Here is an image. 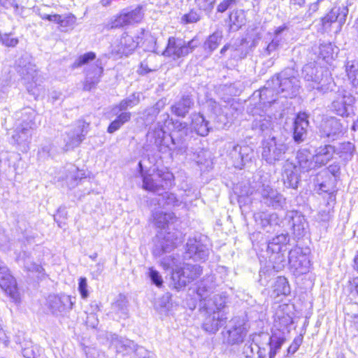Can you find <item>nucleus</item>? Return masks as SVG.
<instances>
[{
	"instance_id": "nucleus-1",
	"label": "nucleus",
	"mask_w": 358,
	"mask_h": 358,
	"mask_svg": "<svg viewBox=\"0 0 358 358\" xmlns=\"http://www.w3.org/2000/svg\"><path fill=\"white\" fill-rule=\"evenodd\" d=\"M161 264L164 269H171V280L173 287L179 290L199 278L202 273V268L198 264H182L178 255L166 256Z\"/></svg>"
},
{
	"instance_id": "nucleus-2",
	"label": "nucleus",
	"mask_w": 358,
	"mask_h": 358,
	"mask_svg": "<svg viewBox=\"0 0 358 358\" xmlns=\"http://www.w3.org/2000/svg\"><path fill=\"white\" fill-rule=\"evenodd\" d=\"M155 224L161 229V231L156 236L152 254L155 257H160L164 253L170 252L176 246L178 236L175 233L166 232L167 227L176 220L177 217L173 213H164L155 212L153 214Z\"/></svg>"
},
{
	"instance_id": "nucleus-3",
	"label": "nucleus",
	"mask_w": 358,
	"mask_h": 358,
	"mask_svg": "<svg viewBox=\"0 0 358 358\" xmlns=\"http://www.w3.org/2000/svg\"><path fill=\"white\" fill-rule=\"evenodd\" d=\"M301 75L308 91L316 90L319 92L325 93L334 90V83L329 71L323 69L315 62L306 64Z\"/></svg>"
},
{
	"instance_id": "nucleus-4",
	"label": "nucleus",
	"mask_w": 358,
	"mask_h": 358,
	"mask_svg": "<svg viewBox=\"0 0 358 358\" xmlns=\"http://www.w3.org/2000/svg\"><path fill=\"white\" fill-rule=\"evenodd\" d=\"M140 92H134L112 108L110 113L116 118L109 124L107 129L108 133H114L130 121L131 113L127 110L137 106L140 103Z\"/></svg>"
},
{
	"instance_id": "nucleus-5",
	"label": "nucleus",
	"mask_w": 358,
	"mask_h": 358,
	"mask_svg": "<svg viewBox=\"0 0 358 358\" xmlns=\"http://www.w3.org/2000/svg\"><path fill=\"white\" fill-rule=\"evenodd\" d=\"M275 84L278 85V92L285 98L296 97L301 88V82L293 69L287 68L274 76Z\"/></svg>"
},
{
	"instance_id": "nucleus-6",
	"label": "nucleus",
	"mask_w": 358,
	"mask_h": 358,
	"mask_svg": "<svg viewBox=\"0 0 358 358\" xmlns=\"http://www.w3.org/2000/svg\"><path fill=\"white\" fill-rule=\"evenodd\" d=\"M262 157L266 163L274 164L282 160L289 147L282 136H273L262 141Z\"/></svg>"
},
{
	"instance_id": "nucleus-7",
	"label": "nucleus",
	"mask_w": 358,
	"mask_h": 358,
	"mask_svg": "<svg viewBox=\"0 0 358 358\" xmlns=\"http://www.w3.org/2000/svg\"><path fill=\"white\" fill-rule=\"evenodd\" d=\"M256 193L261 195V202L275 209H283L286 206V199L273 189L266 178H261L254 187Z\"/></svg>"
},
{
	"instance_id": "nucleus-8",
	"label": "nucleus",
	"mask_w": 358,
	"mask_h": 358,
	"mask_svg": "<svg viewBox=\"0 0 358 358\" xmlns=\"http://www.w3.org/2000/svg\"><path fill=\"white\" fill-rule=\"evenodd\" d=\"M199 44V40L196 37L189 41H185L180 38L169 37L166 49L162 54L164 57L177 60L187 57Z\"/></svg>"
},
{
	"instance_id": "nucleus-9",
	"label": "nucleus",
	"mask_w": 358,
	"mask_h": 358,
	"mask_svg": "<svg viewBox=\"0 0 358 358\" xmlns=\"http://www.w3.org/2000/svg\"><path fill=\"white\" fill-rule=\"evenodd\" d=\"M289 242V235L287 232L278 234L268 242L267 252L271 253L269 261L273 263V268L277 271L285 266V256L282 251Z\"/></svg>"
},
{
	"instance_id": "nucleus-10",
	"label": "nucleus",
	"mask_w": 358,
	"mask_h": 358,
	"mask_svg": "<svg viewBox=\"0 0 358 358\" xmlns=\"http://www.w3.org/2000/svg\"><path fill=\"white\" fill-rule=\"evenodd\" d=\"M15 69L22 79L29 84L27 86L28 92L33 95H38L33 88V84H36L38 78L37 69L31 57L27 54L22 55L15 62Z\"/></svg>"
},
{
	"instance_id": "nucleus-11",
	"label": "nucleus",
	"mask_w": 358,
	"mask_h": 358,
	"mask_svg": "<svg viewBox=\"0 0 358 358\" xmlns=\"http://www.w3.org/2000/svg\"><path fill=\"white\" fill-rule=\"evenodd\" d=\"M247 333L243 320L235 317L229 321L222 332L223 343L230 345H240L244 341Z\"/></svg>"
},
{
	"instance_id": "nucleus-12",
	"label": "nucleus",
	"mask_w": 358,
	"mask_h": 358,
	"mask_svg": "<svg viewBox=\"0 0 358 358\" xmlns=\"http://www.w3.org/2000/svg\"><path fill=\"white\" fill-rule=\"evenodd\" d=\"M141 174L143 177V188L153 192L161 189H166L172 185L173 176L170 172L158 171L155 174L145 175L143 173L141 162L138 163Z\"/></svg>"
},
{
	"instance_id": "nucleus-13",
	"label": "nucleus",
	"mask_w": 358,
	"mask_h": 358,
	"mask_svg": "<svg viewBox=\"0 0 358 358\" xmlns=\"http://www.w3.org/2000/svg\"><path fill=\"white\" fill-rule=\"evenodd\" d=\"M75 298L64 294H51L47 299V307L56 316H65L73 308Z\"/></svg>"
},
{
	"instance_id": "nucleus-14",
	"label": "nucleus",
	"mask_w": 358,
	"mask_h": 358,
	"mask_svg": "<svg viewBox=\"0 0 358 358\" xmlns=\"http://www.w3.org/2000/svg\"><path fill=\"white\" fill-rule=\"evenodd\" d=\"M285 220L294 238L300 239L308 232V222L305 216L298 210H287Z\"/></svg>"
},
{
	"instance_id": "nucleus-15",
	"label": "nucleus",
	"mask_w": 358,
	"mask_h": 358,
	"mask_svg": "<svg viewBox=\"0 0 358 358\" xmlns=\"http://www.w3.org/2000/svg\"><path fill=\"white\" fill-rule=\"evenodd\" d=\"M89 123L80 120L66 131L64 141L66 150L78 147L84 141L89 131Z\"/></svg>"
},
{
	"instance_id": "nucleus-16",
	"label": "nucleus",
	"mask_w": 358,
	"mask_h": 358,
	"mask_svg": "<svg viewBox=\"0 0 358 358\" xmlns=\"http://www.w3.org/2000/svg\"><path fill=\"white\" fill-rule=\"evenodd\" d=\"M213 301L217 310H221L224 306L225 301L219 295H214ZM226 319L223 314L213 310V313L205 318L203 329L210 334H215L226 323Z\"/></svg>"
},
{
	"instance_id": "nucleus-17",
	"label": "nucleus",
	"mask_w": 358,
	"mask_h": 358,
	"mask_svg": "<svg viewBox=\"0 0 358 358\" xmlns=\"http://www.w3.org/2000/svg\"><path fill=\"white\" fill-rule=\"evenodd\" d=\"M288 262L296 275H302L308 272L310 262L301 248L295 247L289 251Z\"/></svg>"
},
{
	"instance_id": "nucleus-18",
	"label": "nucleus",
	"mask_w": 358,
	"mask_h": 358,
	"mask_svg": "<svg viewBox=\"0 0 358 358\" xmlns=\"http://www.w3.org/2000/svg\"><path fill=\"white\" fill-rule=\"evenodd\" d=\"M355 98L346 90L338 91L336 99L331 103L332 110L342 117L348 116L352 112Z\"/></svg>"
},
{
	"instance_id": "nucleus-19",
	"label": "nucleus",
	"mask_w": 358,
	"mask_h": 358,
	"mask_svg": "<svg viewBox=\"0 0 358 358\" xmlns=\"http://www.w3.org/2000/svg\"><path fill=\"white\" fill-rule=\"evenodd\" d=\"M229 156L236 168L241 169L247 163L252 162L255 159L254 150L249 145H234L230 150Z\"/></svg>"
},
{
	"instance_id": "nucleus-20",
	"label": "nucleus",
	"mask_w": 358,
	"mask_h": 358,
	"mask_svg": "<svg viewBox=\"0 0 358 358\" xmlns=\"http://www.w3.org/2000/svg\"><path fill=\"white\" fill-rule=\"evenodd\" d=\"M0 287L15 301L19 299L15 279L10 275L7 266L0 261Z\"/></svg>"
},
{
	"instance_id": "nucleus-21",
	"label": "nucleus",
	"mask_w": 358,
	"mask_h": 358,
	"mask_svg": "<svg viewBox=\"0 0 358 358\" xmlns=\"http://www.w3.org/2000/svg\"><path fill=\"white\" fill-rule=\"evenodd\" d=\"M343 126L340 121L331 117L322 122L319 130L321 138H327L329 141H334L342 134Z\"/></svg>"
},
{
	"instance_id": "nucleus-22",
	"label": "nucleus",
	"mask_w": 358,
	"mask_h": 358,
	"mask_svg": "<svg viewBox=\"0 0 358 358\" xmlns=\"http://www.w3.org/2000/svg\"><path fill=\"white\" fill-rule=\"evenodd\" d=\"M275 79L273 76L266 82L265 86L258 92L259 103L264 108L270 107L271 104L277 101L278 94H280L278 92V85H275Z\"/></svg>"
},
{
	"instance_id": "nucleus-23",
	"label": "nucleus",
	"mask_w": 358,
	"mask_h": 358,
	"mask_svg": "<svg viewBox=\"0 0 358 358\" xmlns=\"http://www.w3.org/2000/svg\"><path fill=\"white\" fill-rule=\"evenodd\" d=\"M103 72V68L100 60H96L94 64L90 65L86 72V77L83 82V90L90 91L96 88L101 80Z\"/></svg>"
},
{
	"instance_id": "nucleus-24",
	"label": "nucleus",
	"mask_w": 358,
	"mask_h": 358,
	"mask_svg": "<svg viewBox=\"0 0 358 358\" xmlns=\"http://www.w3.org/2000/svg\"><path fill=\"white\" fill-rule=\"evenodd\" d=\"M209 252L206 245L195 238L189 239L186 244L185 257L196 261H205Z\"/></svg>"
},
{
	"instance_id": "nucleus-25",
	"label": "nucleus",
	"mask_w": 358,
	"mask_h": 358,
	"mask_svg": "<svg viewBox=\"0 0 358 358\" xmlns=\"http://www.w3.org/2000/svg\"><path fill=\"white\" fill-rule=\"evenodd\" d=\"M162 127L155 126L154 129H150L147 134V141L154 144L162 152H166L170 145L169 137Z\"/></svg>"
},
{
	"instance_id": "nucleus-26",
	"label": "nucleus",
	"mask_w": 358,
	"mask_h": 358,
	"mask_svg": "<svg viewBox=\"0 0 358 358\" xmlns=\"http://www.w3.org/2000/svg\"><path fill=\"white\" fill-rule=\"evenodd\" d=\"M308 116L306 113H299L295 118L293 127V139L295 143H301L307 136V128L309 125Z\"/></svg>"
},
{
	"instance_id": "nucleus-27",
	"label": "nucleus",
	"mask_w": 358,
	"mask_h": 358,
	"mask_svg": "<svg viewBox=\"0 0 358 358\" xmlns=\"http://www.w3.org/2000/svg\"><path fill=\"white\" fill-rule=\"evenodd\" d=\"M314 158V155L308 149H300L296 152L295 165L301 172H308L310 170L318 169Z\"/></svg>"
},
{
	"instance_id": "nucleus-28",
	"label": "nucleus",
	"mask_w": 358,
	"mask_h": 358,
	"mask_svg": "<svg viewBox=\"0 0 358 358\" xmlns=\"http://www.w3.org/2000/svg\"><path fill=\"white\" fill-rule=\"evenodd\" d=\"M108 339L110 341L111 347L115 349L117 355H131L133 353L136 345L133 341L120 337L116 334H111Z\"/></svg>"
},
{
	"instance_id": "nucleus-29",
	"label": "nucleus",
	"mask_w": 358,
	"mask_h": 358,
	"mask_svg": "<svg viewBox=\"0 0 358 358\" xmlns=\"http://www.w3.org/2000/svg\"><path fill=\"white\" fill-rule=\"evenodd\" d=\"M335 153L336 147L330 144L317 148L313 155L317 168H321L327 164L333 159Z\"/></svg>"
},
{
	"instance_id": "nucleus-30",
	"label": "nucleus",
	"mask_w": 358,
	"mask_h": 358,
	"mask_svg": "<svg viewBox=\"0 0 358 358\" xmlns=\"http://www.w3.org/2000/svg\"><path fill=\"white\" fill-rule=\"evenodd\" d=\"M194 101L192 95L184 94L171 107V111L175 115L185 117L194 107Z\"/></svg>"
},
{
	"instance_id": "nucleus-31",
	"label": "nucleus",
	"mask_w": 358,
	"mask_h": 358,
	"mask_svg": "<svg viewBox=\"0 0 358 358\" xmlns=\"http://www.w3.org/2000/svg\"><path fill=\"white\" fill-rule=\"evenodd\" d=\"M262 338L264 340V344H269L271 357H273V358L286 341L284 334L280 331L273 332L271 336L266 333H262Z\"/></svg>"
},
{
	"instance_id": "nucleus-32",
	"label": "nucleus",
	"mask_w": 358,
	"mask_h": 358,
	"mask_svg": "<svg viewBox=\"0 0 358 358\" xmlns=\"http://www.w3.org/2000/svg\"><path fill=\"white\" fill-rule=\"evenodd\" d=\"M36 113L34 109L31 108H25L20 112L16 113V125L35 129L37 127L36 122Z\"/></svg>"
},
{
	"instance_id": "nucleus-33",
	"label": "nucleus",
	"mask_w": 358,
	"mask_h": 358,
	"mask_svg": "<svg viewBox=\"0 0 358 358\" xmlns=\"http://www.w3.org/2000/svg\"><path fill=\"white\" fill-rule=\"evenodd\" d=\"M272 125V117L265 112L259 114H254V120L252 122V129L259 134L268 131Z\"/></svg>"
},
{
	"instance_id": "nucleus-34",
	"label": "nucleus",
	"mask_w": 358,
	"mask_h": 358,
	"mask_svg": "<svg viewBox=\"0 0 358 358\" xmlns=\"http://www.w3.org/2000/svg\"><path fill=\"white\" fill-rule=\"evenodd\" d=\"M110 313L114 319H125L128 317V301L123 295H119L117 300L111 306Z\"/></svg>"
},
{
	"instance_id": "nucleus-35",
	"label": "nucleus",
	"mask_w": 358,
	"mask_h": 358,
	"mask_svg": "<svg viewBox=\"0 0 358 358\" xmlns=\"http://www.w3.org/2000/svg\"><path fill=\"white\" fill-rule=\"evenodd\" d=\"M299 169L296 165L287 166L283 173L284 184L287 187L296 189L300 182Z\"/></svg>"
},
{
	"instance_id": "nucleus-36",
	"label": "nucleus",
	"mask_w": 358,
	"mask_h": 358,
	"mask_svg": "<svg viewBox=\"0 0 358 358\" xmlns=\"http://www.w3.org/2000/svg\"><path fill=\"white\" fill-rule=\"evenodd\" d=\"M192 126L197 134L201 136H206L208 134L210 127L209 126V122L206 120L204 116L199 113H192Z\"/></svg>"
},
{
	"instance_id": "nucleus-37",
	"label": "nucleus",
	"mask_w": 358,
	"mask_h": 358,
	"mask_svg": "<svg viewBox=\"0 0 358 358\" xmlns=\"http://www.w3.org/2000/svg\"><path fill=\"white\" fill-rule=\"evenodd\" d=\"M166 104V99H162L154 106L145 108L143 110L141 117L145 124L148 125L152 123L155 120L159 112L165 107Z\"/></svg>"
},
{
	"instance_id": "nucleus-38",
	"label": "nucleus",
	"mask_w": 358,
	"mask_h": 358,
	"mask_svg": "<svg viewBox=\"0 0 358 358\" xmlns=\"http://www.w3.org/2000/svg\"><path fill=\"white\" fill-rule=\"evenodd\" d=\"M141 6L134 9L126 8L122 10L115 22H139L143 17Z\"/></svg>"
},
{
	"instance_id": "nucleus-39",
	"label": "nucleus",
	"mask_w": 358,
	"mask_h": 358,
	"mask_svg": "<svg viewBox=\"0 0 358 358\" xmlns=\"http://www.w3.org/2000/svg\"><path fill=\"white\" fill-rule=\"evenodd\" d=\"M34 130L26 127L16 125L12 138L18 145H28L31 142Z\"/></svg>"
},
{
	"instance_id": "nucleus-40",
	"label": "nucleus",
	"mask_w": 358,
	"mask_h": 358,
	"mask_svg": "<svg viewBox=\"0 0 358 358\" xmlns=\"http://www.w3.org/2000/svg\"><path fill=\"white\" fill-rule=\"evenodd\" d=\"M348 14V8L346 6L334 7L322 19V22H345Z\"/></svg>"
},
{
	"instance_id": "nucleus-41",
	"label": "nucleus",
	"mask_w": 358,
	"mask_h": 358,
	"mask_svg": "<svg viewBox=\"0 0 358 358\" xmlns=\"http://www.w3.org/2000/svg\"><path fill=\"white\" fill-rule=\"evenodd\" d=\"M170 148L167 151L172 150L176 152L177 155H182L187 152V145L185 143V139L182 136H178L176 133H172L169 135L167 138Z\"/></svg>"
},
{
	"instance_id": "nucleus-42",
	"label": "nucleus",
	"mask_w": 358,
	"mask_h": 358,
	"mask_svg": "<svg viewBox=\"0 0 358 358\" xmlns=\"http://www.w3.org/2000/svg\"><path fill=\"white\" fill-rule=\"evenodd\" d=\"M264 338H262V334L253 336L252 343H255V348L257 349V358H273V357H271L269 344H264Z\"/></svg>"
},
{
	"instance_id": "nucleus-43",
	"label": "nucleus",
	"mask_w": 358,
	"mask_h": 358,
	"mask_svg": "<svg viewBox=\"0 0 358 358\" xmlns=\"http://www.w3.org/2000/svg\"><path fill=\"white\" fill-rule=\"evenodd\" d=\"M68 171L69 173L66 175V180L69 188L75 187L79 181L85 178V173L75 166H71Z\"/></svg>"
},
{
	"instance_id": "nucleus-44",
	"label": "nucleus",
	"mask_w": 358,
	"mask_h": 358,
	"mask_svg": "<svg viewBox=\"0 0 358 358\" xmlns=\"http://www.w3.org/2000/svg\"><path fill=\"white\" fill-rule=\"evenodd\" d=\"M157 201L159 206L162 208L179 206L181 203L174 194L168 192L159 194Z\"/></svg>"
},
{
	"instance_id": "nucleus-45",
	"label": "nucleus",
	"mask_w": 358,
	"mask_h": 358,
	"mask_svg": "<svg viewBox=\"0 0 358 358\" xmlns=\"http://www.w3.org/2000/svg\"><path fill=\"white\" fill-rule=\"evenodd\" d=\"M222 33L220 31H216L210 35L204 42L203 48L205 51L211 54L220 45L222 39Z\"/></svg>"
},
{
	"instance_id": "nucleus-46",
	"label": "nucleus",
	"mask_w": 358,
	"mask_h": 358,
	"mask_svg": "<svg viewBox=\"0 0 358 358\" xmlns=\"http://www.w3.org/2000/svg\"><path fill=\"white\" fill-rule=\"evenodd\" d=\"M355 150V145L350 142H343L336 148V153L344 161L352 159Z\"/></svg>"
},
{
	"instance_id": "nucleus-47",
	"label": "nucleus",
	"mask_w": 358,
	"mask_h": 358,
	"mask_svg": "<svg viewBox=\"0 0 358 358\" xmlns=\"http://www.w3.org/2000/svg\"><path fill=\"white\" fill-rule=\"evenodd\" d=\"M141 40L142 38L139 36L134 39L133 36L128 34L123 36L120 41L123 52L127 54L131 52L138 47Z\"/></svg>"
},
{
	"instance_id": "nucleus-48",
	"label": "nucleus",
	"mask_w": 358,
	"mask_h": 358,
	"mask_svg": "<svg viewBox=\"0 0 358 358\" xmlns=\"http://www.w3.org/2000/svg\"><path fill=\"white\" fill-rule=\"evenodd\" d=\"M338 48L331 43H322L319 46V57L328 62L337 54Z\"/></svg>"
},
{
	"instance_id": "nucleus-49",
	"label": "nucleus",
	"mask_w": 358,
	"mask_h": 358,
	"mask_svg": "<svg viewBox=\"0 0 358 358\" xmlns=\"http://www.w3.org/2000/svg\"><path fill=\"white\" fill-rule=\"evenodd\" d=\"M205 107L211 116L216 119L224 114V109L219 103L214 99H208L206 102Z\"/></svg>"
},
{
	"instance_id": "nucleus-50",
	"label": "nucleus",
	"mask_w": 358,
	"mask_h": 358,
	"mask_svg": "<svg viewBox=\"0 0 358 358\" xmlns=\"http://www.w3.org/2000/svg\"><path fill=\"white\" fill-rule=\"evenodd\" d=\"M96 59V54L93 52H88L78 57L74 62L71 65L72 70L82 67L87 64L90 62Z\"/></svg>"
},
{
	"instance_id": "nucleus-51",
	"label": "nucleus",
	"mask_w": 358,
	"mask_h": 358,
	"mask_svg": "<svg viewBox=\"0 0 358 358\" xmlns=\"http://www.w3.org/2000/svg\"><path fill=\"white\" fill-rule=\"evenodd\" d=\"M345 67L348 78L352 80L354 85H356V82L358 84V61H348Z\"/></svg>"
},
{
	"instance_id": "nucleus-52",
	"label": "nucleus",
	"mask_w": 358,
	"mask_h": 358,
	"mask_svg": "<svg viewBox=\"0 0 358 358\" xmlns=\"http://www.w3.org/2000/svg\"><path fill=\"white\" fill-rule=\"evenodd\" d=\"M25 269L36 274L38 278H41L45 275L44 268L39 264L32 262H26L24 264Z\"/></svg>"
},
{
	"instance_id": "nucleus-53",
	"label": "nucleus",
	"mask_w": 358,
	"mask_h": 358,
	"mask_svg": "<svg viewBox=\"0 0 358 358\" xmlns=\"http://www.w3.org/2000/svg\"><path fill=\"white\" fill-rule=\"evenodd\" d=\"M172 125L174 129L172 133H176L177 136L180 137L182 135L187 136L188 131L187 123L179 120H173Z\"/></svg>"
},
{
	"instance_id": "nucleus-54",
	"label": "nucleus",
	"mask_w": 358,
	"mask_h": 358,
	"mask_svg": "<svg viewBox=\"0 0 358 358\" xmlns=\"http://www.w3.org/2000/svg\"><path fill=\"white\" fill-rule=\"evenodd\" d=\"M39 349L36 345H30L22 348V353L25 358H38Z\"/></svg>"
},
{
	"instance_id": "nucleus-55",
	"label": "nucleus",
	"mask_w": 358,
	"mask_h": 358,
	"mask_svg": "<svg viewBox=\"0 0 358 358\" xmlns=\"http://www.w3.org/2000/svg\"><path fill=\"white\" fill-rule=\"evenodd\" d=\"M152 353L142 346L135 345L131 358H150Z\"/></svg>"
},
{
	"instance_id": "nucleus-56",
	"label": "nucleus",
	"mask_w": 358,
	"mask_h": 358,
	"mask_svg": "<svg viewBox=\"0 0 358 358\" xmlns=\"http://www.w3.org/2000/svg\"><path fill=\"white\" fill-rule=\"evenodd\" d=\"M148 276L150 278L152 282L157 287H160L163 285V279L159 273L154 269L153 268H149Z\"/></svg>"
},
{
	"instance_id": "nucleus-57",
	"label": "nucleus",
	"mask_w": 358,
	"mask_h": 358,
	"mask_svg": "<svg viewBox=\"0 0 358 358\" xmlns=\"http://www.w3.org/2000/svg\"><path fill=\"white\" fill-rule=\"evenodd\" d=\"M39 15L42 20H48L54 22H64L65 19L59 15L48 13L46 12L40 10Z\"/></svg>"
},
{
	"instance_id": "nucleus-58",
	"label": "nucleus",
	"mask_w": 358,
	"mask_h": 358,
	"mask_svg": "<svg viewBox=\"0 0 358 358\" xmlns=\"http://www.w3.org/2000/svg\"><path fill=\"white\" fill-rule=\"evenodd\" d=\"M201 20V12L192 10L182 17L183 22H197Z\"/></svg>"
},
{
	"instance_id": "nucleus-59",
	"label": "nucleus",
	"mask_w": 358,
	"mask_h": 358,
	"mask_svg": "<svg viewBox=\"0 0 358 358\" xmlns=\"http://www.w3.org/2000/svg\"><path fill=\"white\" fill-rule=\"evenodd\" d=\"M229 22H243L245 20V15L243 10H233L229 16Z\"/></svg>"
},
{
	"instance_id": "nucleus-60",
	"label": "nucleus",
	"mask_w": 358,
	"mask_h": 358,
	"mask_svg": "<svg viewBox=\"0 0 358 358\" xmlns=\"http://www.w3.org/2000/svg\"><path fill=\"white\" fill-rule=\"evenodd\" d=\"M194 2L200 10L209 11L213 8L215 0H194Z\"/></svg>"
},
{
	"instance_id": "nucleus-61",
	"label": "nucleus",
	"mask_w": 358,
	"mask_h": 358,
	"mask_svg": "<svg viewBox=\"0 0 358 358\" xmlns=\"http://www.w3.org/2000/svg\"><path fill=\"white\" fill-rule=\"evenodd\" d=\"M315 185L319 187V190L323 192L329 193L330 201H334L336 199V195L334 194V191H332L331 188L329 187L325 182H319V179L317 178V180L315 181Z\"/></svg>"
},
{
	"instance_id": "nucleus-62",
	"label": "nucleus",
	"mask_w": 358,
	"mask_h": 358,
	"mask_svg": "<svg viewBox=\"0 0 358 358\" xmlns=\"http://www.w3.org/2000/svg\"><path fill=\"white\" fill-rule=\"evenodd\" d=\"M303 342L302 335H299L294 338L291 345L287 348V355L294 354L300 347Z\"/></svg>"
},
{
	"instance_id": "nucleus-63",
	"label": "nucleus",
	"mask_w": 358,
	"mask_h": 358,
	"mask_svg": "<svg viewBox=\"0 0 358 358\" xmlns=\"http://www.w3.org/2000/svg\"><path fill=\"white\" fill-rule=\"evenodd\" d=\"M173 122V120L170 117V115L168 113H164L162 114L159 117V120L157 122V126L159 127H167L170 125H172V123Z\"/></svg>"
},
{
	"instance_id": "nucleus-64",
	"label": "nucleus",
	"mask_w": 358,
	"mask_h": 358,
	"mask_svg": "<svg viewBox=\"0 0 358 358\" xmlns=\"http://www.w3.org/2000/svg\"><path fill=\"white\" fill-rule=\"evenodd\" d=\"M78 291L83 299H87L89 296L87 290V282L86 278L81 277L79 278Z\"/></svg>"
}]
</instances>
